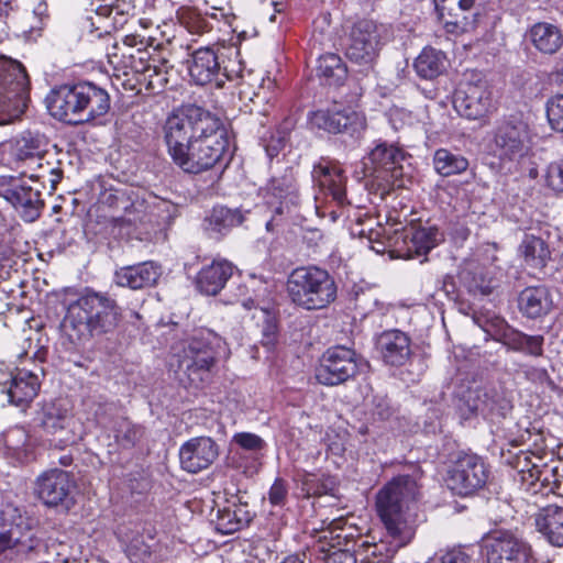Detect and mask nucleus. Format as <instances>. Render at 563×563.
<instances>
[{"label": "nucleus", "instance_id": "0eeeda50", "mask_svg": "<svg viewBox=\"0 0 563 563\" xmlns=\"http://www.w3.org/2000/svg\"><path fill=\"white\" fill-rule=\"evenodd\" d=\"M406 153L386 142L378 143L368 154V163L365 164L371 180V186L384 197L391 189L406 186V177L410 169Z\"/></svg>", "mask_w": 563, "mask_h": 563}, {"label": "nucleus", "instance_id": "20e7f679", "mask_svg": "<svg viewBox=\"0 0 563 563\" xmlns=\"http://www.w3.org/2000/svg\"><path fill=\"white\" fill-rule=\"evenodd\" d=\"M120 308L108 294L87 289L71 302L64 319V328L82 341L112 332L120 319Z\"/></svg>", "mask_w": 563, "mask_h": 563}, {"label": "nucleus", "instance_id": "1a4fd4ad", "mask_svg": "<svg viewBox=\"0 0 563 563\" xmlns=\"http://www.w3.org/2000/svg\"><path fill=\"white\" fill-rule=\"evenodd\" d=\"M22 175L27 176L29 179L12 175L0 176V197L12 206L24 222L32 223L41 217L45 207L41 189L34 186L45 175L44 173L29 174L27 170H23Z\"/></svg>", "mask_w": 563, "mask_h": 563}, {"label": "nucleus", "instance_id": "f3484780", "mask_svg": "<svg viewBox=\"0 0 563 563\" xmlns=\"http://www.w3.org/2000/svg\"><path fill=\"white\" fill-rule=\"evenodd\" d=\"M435 9L449 33L462 34L476 29L484 0H434Z\"/></svg>", "mask_w": 563, "mask_h": 563}, {"label": "nucleus", "instance_id": "13d9d810", "mask_svg": "<svg viewBox=\"0 0 563 563\" xmlns=\"http://www.w3.org/2000/svg\"><path fill=\"white\" fill-rule=\"evenodd\" d=\"M322 559L324 563H357L354 552L343 549H330Z\"/></svg>", "mask_w": 563, "mask_h": 563}, {"label": "nucleus", "instance_id": "dca6fc26", "mask_svg": "<svg viewBox=\"0 0 563 563\" xmlns=\"http://www.w3.org/2000/svg\"><path fill=\"white\" fill-rule=\"evenodd\" d=\"M486 550L487 563H536L530 543L509 530L492 534Z\"/></svg>", "mask_w": 563, "mask_h": 563}, {"label": "nucleus", "instance_id": "423d86ee", "mask_svg": "<svg viewBox=\"0 0 563 563\" xmlns=\"http://www.w3.org/2000/svg\"><path fill=\"white\" fill-rule=\"evenodd\" d=\"M224 346L225 342L216 332L200 329L183 344L181 352L176 355L178 369L186 374L191 383L202 382Z\"/></svg>", "mask_w": 563, "mask_h": 563}, {"label": "nucleus", "instance_id": "2f4dec72", "mask_svg": "<svg viewBox=\"0 0 563 563\" xmlns=\"http://www.w3.org/2000/svg\"><path fill=\"white\" fill-rule=\"evenodd\" d=\"M243 221L244 216L239 209L217 206L205 218L202 228L211 239L219 240L227 235L233 228L242 224Z\"/></svg>", "mask_w": 563, "mask_h": 563}, {"label": "nucleus", "instance_id": "a878e982", "mask_svg": "<svg viewBox=\"0 0 563 563\" xmlns=\"http://www.w3.org/2000/svg\"><path fill=\"white\" fill-rule=\"evenodd\" d=\"M383 361L390 366H402L411 356L410 338L400 330L384 331L377 339Z\"/></svg>", "mask_w": 563, "mask_h": 563}, {"label": "nucleus", "instance_id": "cd10ccee", "mask_svg": "<svg viewBox=\"0 0 563 563\" xmlns=\"http://www.w3.org/2000/svg\"><path fill=\"white\" fill-rule=\"evenodd\" d=\"M233 265L227 260L213 261L202 267L196 277L198 290L208 296L218 295L233 275Z\"/></svg>", "mask_w": 563, "mask_h": 563}, {"label": "nucleus", "instance_id": "864d4df0", "mask_svg": "<svg viewBox=\"0 0 563 563\" xmlns=\"http://www.w3.org/2000/svg\"><path fill=\"white\" fill-rule=\"evenodd\" d=\"M545 183L553 191L563 194V159L552 162L548 166Z\"/></svg>", "mask_w": 563, "mask_h": 563}, {"label": "nucleus", "instance_id": "f8f14e48", "mask_svg": "<svg viewBox=\"0 0 563 563\" xmlns=\"http://www.w3.org/2000/svg\"><path fill=\"white\" fill-rule=\"evenodd\" d=\"M385 27L373 20L355 22L347 35L345 56L358 65H372L383 46Z\"/></svg>", "mask_w": 563, "mask_h": 563}, {"label": "nucleus", "instance_id": "a211bd4d", "mask_svg": "<svg viewBox=\"0 0 563 563\" xmlns=\"http://www.w3.org/2000/svg\"><path fill=\"white\" fill-rule=\"evenodd\" d=\"M453 107L465 119L481 120L493 109L492 90L485 80L461 82L454 92Z\"/></svg>", "mask_w": 563, "mask_h": 563}, {"label": "nucleus", "instance_id": "ea45409f", "mask_svg": "<svg viewBox=\"0 0 563 563\" xmlns=\"http://www.w3.org/2000/svg\"><path fill=\"white\" fill-rule=\"evenodd\" d=\"M317 74L328 85L340 86L346 79L347 68L339 55L329 53L319 57Z\"/></svg>", "mask_w": 563, "mask_h": 563}, {"label": "nucleus", "instance_id": "79ce46f5", "mask_svg": "<svg viewBox=\"0 0 563 563\" xmlns=\"http://www.w3.org/2000/svg\"><path fill=\"white\" fill-rule=\"evenodd\" d=\"M112 431L115 442L122 449L134 448L144 437V428L125 417H118L113 420Z\"/></svg>", "mask_w": 563, "mask_h": 563}, {"label": "nucleus", "instance_id": "5701e85b", "mask_svg": "<svg viewBox=\"0 0 563 563\" xmlns=\"http://www.w3.org/2000/svg\"><path fill=\"white\" fill-rule=\"evenodd\" d=\"M311 176L321 191L327 196H331L338 206L349 205L345 191L346 176L336 162L321 158L313 166Z\"/></svg>", "mask_w": 563, "mask_h": 563}, {"label": "nucleus", "instance_id": "3c124183", "mask_svg": "<svg viewBox=\"0 0 563 563\" xmlns=\"http://www.w3.org/2000/svg\"><path fill=\"white\" fill-rule=\"evenodd\" d=\"M539 482L543 487L549 488V492L558 496H563V468L544 467L543 475Z\"/></svg>", "mask_w": 563, "mask_h": 563}, {"label": "nucleus", "instance_id": "c85d7f7f", "mask_svg": "<svg viewBox=\"0 0 563 563\" xmlns=\"http://www.w3.org/2000/svg\"><path fill=\"white\" fill-rule=\"evenodd\" d=\"M268 192L279 200L275 214L289 213L290 208L299 203L297 180L292 168H287L283 175L273 177L267 185Z\"/></svg>", "mask_w": 563, "mask_h": 563}, {"label": "nucleus", "instance_id": "338daca9", "mask_svg": "<svg viewBox=\"0 0 563 563\" xmlns=\"http://www.w3.org/2000/svg\"><path fill=\"white\" fill-rule=\"evenodd\" d=\"M12 0H0V21L12 10Z\"/></svg>", "mask_w": 563, "mask_h": 563}, {"label": "nucleus", "instance_id": "37998d69", "mask_svg": "<svg viewBox=\"0 0 563 563\" xmlns=\"http://www.w3.org/2000/svg\"><path fill=\"white\" fill-rule=\"evenodd\" d=\"M433 166L438 174L449 177L465 172L468 167V161L461 154L440 148L434 153Z\"/></svg>", "mask_w": 563, "mask_h": 563}, {"label": "nucleus", "instance_id": "4d7b16f0", "mask_svg": "<svg viewBox=\"0 0 563 563\" xmlns=\"http://www.w3.org/2000/svg\"><path fill=\"white\" fill-rule=\"evenodd\" d=\"M100 201L102 205L114 210H125L129 205V200L125 198L124 192L112 189L104 191Z\"/></svg>", "mask_w": 563, "mask_h": 563}, {"label": "nucleus", "instance_id": "58836bf2", "mask_svg": "<svg viewBox=\"0 0 563 563\" xmlns=\"http://www.w3.org/2000/svg\"><path fill=\"white\" fill-rule=\"evenodd\" d=\"M501 459L504 463L510 465L512 468L517 470L523 476V479L531 481H540L543 475L544 467L541 468L540 465L532 461V455L526 451H519L512 453L510 450L505 451L501 450Z\"/></svg>", "mask_w": 563, "mask_h": 563}, {"label": "nucleus", "instance_id": "b1692460", "mask_svg": "<svg viewBox=\"0 0 563 563\" xmlns=\"http://www.w3.org/2000/svg\"><path fill=\"white\" fill-rule=\"evenodd\" d=\"M0 387L8 404L25 408L37 396L41 379L37 372L21 368L11 374L10 380L0 384Z\"/></svg>", "mask_w": 563, "mask_h": 563}, {"label": "nucleus", "instance_id": "aec40b11", "mask_svg": "<svg viewBox=\"0 0 563 563\" xmlns=\"http://www.w3.org/2000/svg\"><path fill=\"white\" fill-rule=\"evenodd\" d=\"M213 48L200 47L191 55L190 78L199 86L213 85L216 88H223L225 82L233 78Z\"/></svg>", "mask_w": 563, "mask_h": 563}, {"label": "nucleus", "instance_id": "72a5a7b5", "mask_svg": "<svg viewBox=\"0 0 563 563\" xmlns=\"http://www.w3.org/2000/svg\"><path fill=\"white\" fill-rule=\"evenodd\" d=\"M536 527L553 547H563V507L548 505L536 516Z\"/></svg>", "mask_w": 563, "mask_h": 563}, {"label": "nucleus", "instance_id": "6e6d98bb", "mask_svg": "<svg viewBox=\"0 0 563 563\" xmlns=\"http://www.w3.org/2000/svg\"><path fill=\"white\" fill-rule=\"evenodd\" d=\"M288 499V484L285 479L277 477L268 490L269 504L274 507H284Z\"/></svg>", "mask_w": 563, "mask_h": 563}, {"label": "nucleus", "instance_id": "a18cd8bd", "mask_svg": "<svg viewBox=\"0 0 563 563\" xmlns=\"http://www.w3.org/2000/svg\"><path fill=\"white\" fill-rule=\"evenodd\" d=\"M461 280L467 291L474 296H488L494 286L486 279L481 271L465 269L461 273Z\"/></svg>", "mask_w": 563, "mask_h": 563}, {"label": "nucleus", "instance_id": "5fc2aeb1", "mask_svg": "<svg viewBox=\"0 0 563 563\" xmlns=\"http://www.w3.org/2000/svg\"><path fill=\"white\" fill-rule=\"evenodd\" d=\"M93 415L100 426L107 427L113 419L118 407L113 401L98 400L93 402Z\"/></svg>", "mask_w": 563, "mask_h": 563}, {"label": "nucleus", "instance_id": "2eb2a0df", "mask_svg": "<svg viewBox=\"0 0 563 563\" xmlns=\"http://www.w3.org/2000/svg\"><path fill=\"white\" fill-rule=\"evenodd\" d=\"M313 129L331 134H342L356 142L365 130L366 122L362 114L352 109H320L308 114Z\"/></svg>", "mask_w": 563, "mask_h": 563}, {"label": "nucleus", "instance_id": "473e14b6", "mask_svg": "<svg viewBox=\"0 0 563 563\" xmlns=\"http://www.w3.org/2000/svg\"><path fill=\"white\" fill-rule=\"evenodd\" d=\"M107 56L109 63L115 68L131 69L134 73H146L151 69L150 65V53L146 47H133L119 46L114 43L110 49H108Z\"/></svg>", "mask_w": 563, "mask_h": 563}, {"label": "nucleus", "instance_id": "9d476101", "mask_svg": "<svg viewBox=\"0 0 563 563\" xmlns=\"http://www.w3.org/2000/svg\"><path fill=\"white\" fill-rule=\"evenodd\" d=\"M366 365L356 352L350 347L338 345L328 349L316 371L318 382L327 386H336L355 377Z\"/></svg>", "mask_w": 563, "mask_h": 563}, {"label": "nucleus", "instance_id": "f704fd0d", "mask_svg": "<svg viewBox=\"0 0 563 563\" xmlns=\"http://www.w3.org/2000/svg\"><path fill=\"white\" fill-rule=\"evenodd\" d=\"M527 37L537 51L545 55L555 54L563 45L562 30L549 22H537L531 25Z\"/></svg>", "mask_w": 563, "mask_h": 563}, {"label": "nucleus", "instance_id": "ddd939ff", "mask_svg": "<svg viewBox=\"0 0 563 563\" xmlns=\"http://www.w3.org/2000/svg\"><path fill=\"white\" fill-rule=\"evenodd\" d=\"M488 478V470L476 454L459 455L448 472L446 485L456 495L467 496L482 488Z\"/></svg>", "mask_w": 563, "mask_h": 563}, {"label": "nucleus", "instance_id": "c03bdc74", "mask_svg": "<svg viewBox=\"0 0 563 563\" xmlns=\"http://www.w3.org/2000/svg\"><path fill=\"white\" fill-rule=\"evenodd\" d=\"M443 233L435 227H420L411 233L409 250L415 251L417 255H426L433 247L443 241Z\"/></svg>", "mask_w": 563, "mask_h": 563}, {"label": "nucleus", "instance_id": "7ed1b4c3", "mask_svg": "<svg viewBox=\"0 0 563 563\" xmlns=\"http://www.w3.org/2000/svg\"><path fill=\"white\" fill-rule=\"evenodd\" d=\"M49 114L68 124H82L103 117L110 110L106 89L90 81L54 88L45 99Z\"/></svg>", "mask_w": 563, "mask_h": 563}, {"label": "nucleus", "instance_id": "bb28decb", "mask_svg": "<svg viewBox=\"0 0 563 563\" xmlns=\"http://www.w3.org/2000/svg\"><path fill=\"white\" fill-rule=\"evenodd\" d=\"M161 275V266L155 262L148 261L121 267L115 272V282L119 286L136 290L154 286Z\"/></svg>", "mask_w": 563, "mask_h": 563}, {"label": "nucleus", "instance_id": "412c9836", "mask_svg": "<svg viewBox=\"0 0 563 563\" xmlns=\"http://www.w3.org/2000/svg\"><path fill=\"white\" fill-rule=\"evenodd\" d=\"M528 126L522 121H505L494 133L492 151L503 162H514L528 151Z\"/></svg>", "mask_w": 563, "mask_h": 563}, {"label": "nucleus", "instance_id": "393cba45", "mask_svg": "<svg viewBox=\"0 0 563 563\" xmlns=\"http://www.w3.org/2000/svg\"><path fill=\"white\" fill-rule=\"evenodd\" d=\"M70 475L66 471L52 468L36 481V495L46 506L56 507L64 503L70 493Z\"/></svg>", "mask_w": 563, "mask_h": 563}, {"label": "nucleus", "instance_id": "09e8293b", "mask_svg": "<svg viewBox=\"0 0 563 563\" xmlns=\"http://www.w3.org/2000/svg\"><path fill=\"white\" fill-rule=\"evenodd\" d=\"M232 443L244 451L256 454L266 448V442L252 432H238L232 437Z\"/></svg>", "mask_w": 563, "mask_h": 563}, {"label": "nucleus", "instance_id": "774afa93", "mask_svg": "<svg viewBox=\"0 0 563 563\" xmlns=\"http://www.w3.org/2000/svg\"><path fill=\"white\" fill-rule=\"evenodd\" d=\"M74 459L71 454H63L58 457V463L62 466H69L73 463Z\"/></svg>", "mask_w": 563, "mask_h": 563}, {"label": "nucleus", "instance_id": "f03ea898", "mask_svg": "<svg viewBox=\"0 0 563 563\" xmlns=\"http://www.w3.org/2000/svg\"><path fill=\"white\" fill-rule=\"evenodd\" d=\"M419 485L412 475H399L376 496L377 514L396 548L407 545L416 532Z\"/></svg>", "mask_w": 563, "mask_h": 563}, {"label": "nucleus", "instance_id": "e2e57ef3", "mask_svg": "<svg viewBox=\"0 0 563 563\" xmlns=\"http://www.w3.org/2000/svg\"><path fill=\"white\" fill-rule=\"evenodd\" d=\"M303 486L307 495H322L325 493V487L323 485H319L316 483V479L313 476L309 475L303 481Z\"/></svg>", "mask_w": 563, "mask_h": 563}, {"label": "nucleus", "instance_id": "603ef678", "mask_svg": "<svg viewBox=\"0 0 563 563\" xmlns=\"http://www.w3.org/2000/svg\"><path fill=\"white\" fill-rule=\"evenodd\" d=\"M261 313L264 318L261 343L271 350L277 341V321L267 309H261Z\"/></svg>", "mask_w": 563, "mask_h": 563}, {"label": "nucleus", "instance_id": "9b49d317", "mask_svg": "<svg viewBox=\"0 0 563 563\" xmlns=\"http://www.w3.org/2000/svg\"><path fill=\"white\" fill-rule=\"evenodd\" d=\"M512 409V404L501 387L477 386L468 388L461 398L462 415H479L494 421L505 418Z\"/></svg>", "mask_w": 563, "mask_h": 563}, {"label": "nucleus", "instance_id": "680f3d73", "mask_svg": "<svg viewBox=\"0 0 563 563\" xmlns=\"http://www.w3.org/2000/svg\"><path fill=\"white\" fill-rule=\"evenodd\" d=\"M186 25L190 33L201 34L209 31V22L197 13H190Z\"/></svg>", "mask_w": 563, "mask_h": 563}, {"label": "nucleus", "instance_id": "e433bc0d", "mask_svg": "<svg viewBox=\"0 0 563 563\" xmlns=\"http://www.w3.org/2000/svg\"><path fill=\"white\" fill-rule=\"evenodd\" d=\"M245 505H233L218 511V530L224 534L233 533L246 527L251 520V512L246 509Z\"/></svg>", "mask_w": 563, "mask_h": 563}, {"label": "nucleus", "instance_id": "4468645a", "mask_svg": "<svg viewBox=\"0 0 563 563\" xmlns=\"http://www.w3.org/2000/svg\"><path fill=\"white\" fill-rule=\"evenodd\" d=\"M47 144L48 141L44 134L25 131L14 140L11 155L18 168L25 166L32 173L37 169L49 173L53 176L49 181L55 188L62 179V170L42 164Z\"/></svg>", "mask_w": 563, "mask_h": 563}, {"label": "nucleus", "instance_id": "bf43d9fd", "mask_svg": "<svg viewBox=\"0 0 563 563\" xmlns=\"http://www.w3.org/2000/svg\"><path fill=\"white\" fill-rule=\"evenodd\" d=\"M434 563H471V558L461 549H452L442 553Z\"/></svg>", "mask_w": 563, "mask_h": 563}, {"label": "nucleus", "instance_id": "c9c22d12", "mask_svg": "<svg viewBox=\"0 0 563 563\" xmlns=\"http://www.w3.org/2000/svg\"><path fill=\"white\" fill-rule=\"evenodd\" d=\"M413 66L419 77L433 79L445 70L446 57L439 49L424 47L416 58Z\"/></svg>", "mask_w": 563, "mask_h": 563}, {"label": "nucleus", "instance_id": "4be33fe9", "mask_svg": "<svg viewBox=\"0 0 563 563\" xmlns=\"http://www.w3.org/2000/svg\"><path fill=\"white\" fill-rule=\"evenodd\" d=\"M218 455L219 446L210 437L192 438L179 449L180 465L189 473H198L208 468Z\"/></svg>", "mask_w": 563, "mask_h": 563}, {"label": "nucleus", "instance_id": "8fccbe9b", "mask_svg": "<svg viewBox=\"0 0 563 563\" xmlns=\"http://www.w3.org/2000/svg\"><path fill=\"white\" fill-rule=\"evenodd\" d=\"M2 441L8 450L18 453L27 444L29 434L24 428L13 427L3 433Z\"/></svg>", "mask_w": 563, "mask_h": 563}, {"label": "nucleus", "instance_id": "0e129e2a", "mask_svg": "<svg viewBox=\"0 0 563 563\" xmlns=\"http://www.w3.org/2000/svg\"><path fill=\"white\" fill-rule=\"evenodd\" d=\"M120 46L133 47V49L137 47H145V38L135 34H129L122 38V44Z\"/></svg>", "mask_w": 563, "mask_h": 563}, {"label": "nucleus", "instance_id": "6ab92c4d", "mask_svg": "<svg viewBox=\"0 0 563 563\" xmlns=\"http://www.w3.org/2000/svg\"><path fill=\"white\" fill-rule=\"evenodd\" d=\"M475 322L495 340L501 342L509 350L520 352L531 356H541L543 354L544 338L542 335H528L505 322V320L495 318L484 323L481 318L475 317Z\"/></svg>", "mask_w": 563, "mask_h": 563}, {"label": "nucleus", "instance_id": "4c0bfd02", "mask_svg": "<svg viewBox=\"0 0 563 563\" xmlns=\"http://www.w3.org/2000/svg\"><path fill=\"white\" fill-rule=\"evenodd\" d=\"M71 417L68 410L57 402H48L43 406L40 426L47 434H56L69 427Z\"/></svg>", "mask_w": 563, "mask_h": 563}, {"label": "nucleus", "instance_id": "39448f33", "mask_svg": "<svg viewBox=\"0 0 563 563\" xmlns=\"http://www.w3.org/2000/svg\"><path fill=\"white\" fill-rule=\"evenodd\" d=\"M286 290L290 301L307 311L325 309L338 297L333 276L316 265L292 269L287 278Z\"/></svg>", "mask_w": 563, "mask_h": 563}, {"label": "nucleus", "instance_id": "49530a36", "mask_svg": "<svg viewBox=\"0 0 563 563\" xmlns=\"http://www.w3.org/2000/svg\"><path fill=\"white\" fill-rule=\"evenodd\" d=\"M294 123L287 119L278 129L276 134H273L269 140L263 139V145L267 156L272 159L276 157L286 144L289 131L292 129Z\"/></svg>", "mask_w": 563, "mask_h": 563}, {"label": "nucleus", "instance_id": "c756f323", "mask_svg": "<svg viewBox=\"0 0 563 563\" xmlns=\"http://www.w3.org/2000/svg\"><path fill=\"white\" fill-rule=\"evenodd\" d=\"M518 308L530 319L548 314L553 308L550 289L544 285L526 287L518 296Z\"/></svg>", "mask_w": 563, "mask_h": 563}, {"label": "nucleus", "instance_id": "a19ab883", "mask_svg": "<svg viewBox=\"0 0 563 563\" xmlns=\"http://www.w3.org/2000/svg\"><path fill=\"white\" fill-rule=\"evenodd\" d=\"M520 251L526 263L533 268H542L550 258L547 242L536 235L527 234L520 244Z\"/></svg>", "mask_w": 563, "mask_h": 563}, {"label": "nucleus", "instance_id": "f257e3e1", "mask_svg": "<svg viewBox=\"0 0 563 563\" xmlns=\"http://www.w3.org/2000/svg\"><path fill=\"white\" fill-rule=\"evenodd\" d=\"M168 154L188 174H200L221 163L229 137L221 120L198 106L172 113L164 124Z\"/></svg>", "mask_w": 563, "mask_h": 563}, {"label": "nucleus", "instance_id": "69168bd1", "mask_svg": "<svg viewBox=\"0 0 563 563\" xmlns=\"http://www.w3.org/2000/svg\"><path fill=\"white\" fill-rule=\"evenodd\" d=\"M552 79L560 86H563V55L556 63L554 71L552 73Z\"/></svg>", "mask_w": 563, "mask_h": 563}, {"label": "nucleus", "instance_id": "7c9ffc66", "mask_svg": "<svg viewBox=\"0 0 563 563\" xmlns=\"http://www.w3.org/2000/svg\"><path fill=\"white\" fill-rule=\"evenodd\" d=\"M14 534L13 530L0 534V556L4 555L7 559L12 558L13 554H24L30 559H40V554L45 552L46 545L44 542L31 532L22 537H15Z\"/></svg>", "mask_w": 563, "mask_h": 563}, {"label": "nucleus", "instance_id": "de8ad7c7", "mask_svg": "<svg viewBox=\"0 0 563 563\" xmlns=\"http://www.w3.org/2000/svg\"><path fill=\"white\" fill-rule=\"evenodd\" d=\"M547 119L552 130L563 133V95H555L547 101Z\"/></svg>", "mask_w": 563, "mask_h": 563}, {"label": "nucleus", "instance_id": "6e6552de", "mask_svg": "<svg viewBox=\"0 0 563 563\" xmlns=\"http://www.w3.org/2000/svg\"><path fill=\"white\" fill-rule=\"evenodd\" d=\"M30 80L24 66L0 56V125L20 119L29 101Z\"/></svg>", "mask_w": 563, "mask_h": 563}, {"label": "nucleus", "instance_id": "052dcab7", "mask_svg": "<svg viewBox=\"0 0 563 563\" xmlns=\"http://www.w3.org/2000/svg\"><path fill=\"white\" fill-rule=\"evenodd\" d=\"M373 415L386 420L393 415L390 401L386 397L375 396L373 399Z\"/></svg>", "mask_w": 563, "mask_h": 563}]
</instances>
